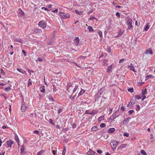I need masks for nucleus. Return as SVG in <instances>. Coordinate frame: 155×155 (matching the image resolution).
Returning a JSON list of instances; mask_svg holds the SVG:
<instances>
[{
  "mask_svg": "<svg viewBox=\"0 0 155 155\" xmlns=\"http://www.w3.org/2000/svg\"><path fill=\"white\" fill-rule=\"evenodd\" d=\"M78 85L71 83L67 84L66 90L68 95H70L69 97L70 99L72 100L75 98V95L73 96L72 95L76 91H78Z\"/></svg>",
  "mask_w": 155,
  "mask_h": 155,
  "instance_id": "nucleus-1",
  "label": "nucleus"
},
{
  "mask_svg": "<svg viewBox=\"0 0 155 155\" xmlns=\"http://www.w3.org/2000/svg\"><path fill=\"white\" fill-rule=\"evenodd\" d=\"M59 15L61 18L64 19L70 18V15L68 13H65L63 12H60L59 13Z\"/></svg>",
  "mask_w": 155,
  "mask_h": 155,
  "instance_id": "nucleus-2",
  "label": "nucleus"
},
{
  "mask_svg": "<svg viewBox=\"0 0 155 155\" xmlns=\"http://www.w3.org/2000/svg\"><path fill=\"white\" fill-rule=\"evenodd\" d=\"M38 25L41 28L45 29L46 27L47 23L43 20H42L38 22Z\"/></svg>",
  "mask_w": 155,
  "mask_h": 155,
  "instance_id": "nucleus-3",
  "label": "nucleus"
},
{
  "mask_svg": "<svg viewBox=\"0 0 155 155\" xmlns=\"http://www.w3.org/2000/svg\"><path fill=\"white\" fill-rule=\"evenodd\" d=\"M132 22V20L131 19H129L127 21V25L128 27V29L131 30L133 29Z\"/></svg>",
  "mask_w": 155,
  "mask_h": 155,
  "instance_id": "nucleus-4",
  "label": "nucleus"
},
{
  "mask_svg": "<svg viewBox=\"0 0 155 155\" xmlns=\"http://www.w3.org/2000/svg\"><path fill=\"white\" fill-rule=\"evenodd\" d=\"M119 143V141L114 140L111 142L110 144L111 145H112L114 148H115L117 146L118 143Z\"/></svg>",
  "mask_w": 155,
  "mask_h": 155,
  "instance_id": "nucleus-5",
  "label": "nucleus"
},
{
  "mask_svg": "<svg viewBox=\"0 0 155 155\" xmlns=\"http://www.w3.org/2000/svg\"><path fill=\"white\" fill-rule=\"evenodd\" d=\"M79 39L78 37H76L75 38L74 40V44L76 46L78 45H81L80 44H79Z\"/></svg>",
  "mask_w": 155,
  "mask_h": 155,
  "instance_id": "nucleus-6",
  "label": "nucleus"
},
{
  "mask_svg": "<svg viewBox=\"0 0 155 155\" xmlns=\"http://www.w3.org/2000/svg\"><path fill=\"white\" fill-rule=\"evenodd\" d=\"M14 143V141L12 140H9L7 141L6 143L8 146L7 147H12V146Z\"/></svg>",
  "mask_w": 155,
  "mask_h": 155,
  "instance_id": "nucleus-7",
  "label": "nucleus"
},
{
  "mask_svg": "<svg viewBox=\"0 0 155 155\" xmlns=\"http://www.w3.org/2000/svg\"><path fill=\"white\" fill-rule=\"evenodd\" d=\"M130 68V70L134 72H136V71L135 70L134 68V66L132 64V63H130V65H128L127 67V68Z\"/></svg>",
  "mask_w": 155,
  "mask_h": 155,
  "instance_id": "nucleus-8",
  "label": "nucleus"
},
{
  "mask_svg": "<svg viewBox=\"0 0 155 155\" xmlns=\"http://www.w3.org/2000/svg\"><path fill=\"white\" fill-rule=\"evenodd\" d=\"M27 107V106L25 104H23L21 106V110L22 112H25L26 111Z\"/></svg>",
  "mask_w": 155,
  "mask_h": 155,
  "instance_id": "nucleus-9",
  "label": "nucleus"
},
{
  "mask_svg": "<svg viewBox=\"0 0 155 155\" xmlns=\"http://www.w3.org/2000/svg\"><path fill=\"white\" fill-rule=\"evenodd\" d=\"M24 15L23 11L21 9H19L18 11V15L19 16H22Z\"/></svg>",
  "mask_w": 155,
  "mask_h": 155,
  "instance_id": "nucleus-10",
  "label": "nucleus"
},
{
  "mask_svg": "<svg viewBox=\"0 0 155 155\" xmlns=\"http://www.w3.org/2000/svg\"><path fill=\"white\" fill-rule=\"evenodd\" d=\"M95 152L92 150H90L87 152L86 154L87 155H93L94 154Z\"/></svg>",
  "mask_w": 155,
  "mask_h": 155,
  "instance_id": "nucleus-11",
  "label": "nucleus"
},
{
  "mask_svg": "<svg viewBox=\"0 0 155 155\" xmlns=\"http://www.w3.org/2000/svg\"><path fill=\"white\" fill-rule=\"evenodd\" d=\"M117 111H116L113 114L112 116L111 117V118L112 119L114 120L117 117Z\"/></svg>",
  "mask_w": 155,
  "mask_h": 155,
  "instance_id": "nucleus-12",
  "label": "nucleus"
},
{
  "mask_svg": "<svg viewBox=\"0 0 155 155\" xmlns=\"http://www.w3.org/2000/svg\"><path fill=\"white\" fill-rule=\"evenodd\" d=\"M15 140L16 141L17 143L18 146H19L20 145V144H19L20 141H19V139L18 137L16 134L15 135Z\"/></svg>",
  "mask_w": 155,
  "mask_h": 155,
  "instance_id": "nucleus-13",
  "label": "nucleus"
},
{
  "mask_svg": "<svg viewBox=\"0 0 155 155\" xmlns=\"http://www.w3.org/2000/svg\"><path fill=\"white\" fill-rule=\"evenodd\" d=\"M14 41L16 42H18L21 43H22L23 42V41L19 38H15L14 39Z\"/></svg>",
  "mask_w": 155,
  "mask_h": 155,
  "instance_id": "nucleus-14",
  "label": "nucleus"
},
{
  "mask_svg": "<svg viewBox=\"0 0 155 155\" xmlns=\"http://www.w3.org/2000/svg\"><path fill=\"white\" fill-rule=\"evenodd\" d=\"M153 53L152 50L151 48H150L149 49L147 50L145 52V54H152Z\"/></svg>",
  "mask_w": 155,
  "mask_h": 155,
  "instance_id": "nucleus-15",
  "label": "nucleus"
},
{
  "mask_svg": "<svg viewBox=\"0 0 155 155\" xmlns=\"http://www.w3.org/2000/svg\"><path fill=\"white\" fill-rule=\"evenodd\" d=\"M115 131V129L114 128H111L109 129L108 133H112Z\"/></svg>",
  "mask_w": 155,
  "mask_h": 155,
  "instance_id": "nucleus-16",
  "label": "nucleus"
},
{
  "mask_svg": "<svg viewBox=\"0 0 155 155\" xmlns=\"http://www.w3.org/2000/svg\"><path fill=\"white\" fill-rule=\"evenodd\" d=\"M112 69V65H111L109 66L106 71V72L107 73L109 72H110L111 71V69Z\"/></svg>",
  "mask_w": 155,
  "mask_h": 155,
  "instance_id": "nucleus-17",
  "label": "nucleus"
},
{
  "mask_svg": "<svg viewBox=\"0 0 155 155\" xmlns=\"http://www.w3.org/2000/svg\"><path fill=\"white\" fill-rule=\"evenodd\" d=\"M25 150V147L24 145H22L21 147L20 151L21 153H23Z\"/></svg>",
  "mask_w": 155,
  "mask_h": 155,
  "instance_id": "nucleus-18",
  "label": "nucleus"
},
{
  "mask_svg": "<svg viewBox=\"0 0 155 155\" xmlns=\"http://www.w3.org/2000/svg\"><path fill=\"white\" fill-rule=\"evenodd\" d=\"M42 32V30L40 29H36L35 30V32L36 33H41Z\"/></svg>",
  "mask_w": 155,
  "mask_h": 155,
  "instance_id": "nucleus-19",
  "label": "nucleus"
},
{
  "mask_svg": "<svg viewBox=\"0 0 155 155\" xmlns=\"http://www.w3.org/2000/svg\"><path fill=\"white\" fill-rule=\"evenodd\" d=\"M98 121L99 123L102 120H104V116H101L98 118Z\"/></svg>",
  "mask_w": 155,
  "mask_h": 155,
  "instance_id": "nucleus-20",
  "label": "nucleus"
},
{
  "mask_svg": "<svg viewBox=\"0 0 155 155\" xmlns=\"http://www.w3.org/2000/svg\"><path fill=\"white\" fill-rule=\"evenodd\" d=\"M105 90V88L104 87H102L101 88L99 91V93L100 94V95H101L102 94L103 92Z\"/></svg>",
  "mask_w": 155,
  "mask_h": 155,
  "instance_id": "nucleus-21",
  "label": "nucleus"
},
{
  "mask_svg": "<svg viewBox=\"0 0 155 155\" xmlns=\"http://www.w3.org/2000/svg\"><path fill=\"white\" fill-rule=\"evenodd\" d=\"M48 97L49 100L52 101H54V100L53 98V97L51 95H49L48 96Z\"/></svg>",
  "mask_w": 155,
  "mask_h": 155,
  "instance_id": "nucleus-22",
  "label": "nucleus"
},
{
  "mask_svg": "<svg viewBox=\"0 0 155 155\" xmlns=\"http://www.w3.org/2000/svg\"><path fill=\"white\" fill-rule=\"evenodd\" d=\"M42 88V90L41 91V92L42 93H45V86H41L40 88Z\"/></svg>",
  "mask_w": 155,
  "mask_h": 155,
  "instance_id": "nucleus-23",
  "label": "nucleus"
},
{
  "mask_svg": "<svg viewBox=\"0 0 155 155\" xmlns=\"http://www.w3.org/2000/svg\"><path fill=\"white\" fill-rule=\"evenodd\" d=\"M85 92V91L84 90H81L78 94V97L80 96L83 94Z\"/></svg>",
  "mask_w": 155,
  "mask_h": 155,
  "instance_id": "nucleus-24",
  "label": "nucleus"
},
{
  "mask_svg": "<svg viewBox=\"0 0 155 155\" xmlns=\"http://www.w3.org/2000/svg\"><path fill=\"white\" fill-rule=\"evenodd\" d=\"M98 110H93L92 111H91V112L89 114L90 115H93L95 114H96L97 113Z\"/></svg>",
  "mask_w": 155,
  "mask_h": 155,
  "instance_id": "nucleus-25",
  "label": "nucleus"
},
{
  "mask_svg": "<svg viewBox=\"0 0 155 155\" xmlns=\"http://www.w3.org/2000/svg\"><path fill=\"white\" fill-rule=\"evenodd\" d=\"M87 29L89 31H93L94 29L92 28V27L91 26H89L87 27Z\"/></svg>",
  "mask_w": 155,
  "mask_h": 155,
  "instance_id": "nucleus-26",
  "label": "nucleus"
},
{
  "mask_svg": "<svg viewBox=\"0 0 155 155\" xmlns=\"http://www.w3.org/2000/svg\"><path fill=\"white\" fill-rule=\"evenodd\" d=\"M98 129V127L96 126H94L91 129L92 131H94L97 130Z\"/></svg>",
  "mask_w": 155,
  "mask_h": 155,
  "instance_id": "nucleus-27",
  "label": "nucleus"
},
{
  "mask_svg": "<svg viewBox=\"0 0 155 155\" xmlns=\"http://www.w3.org/2000/svg\"><path fill=\"white\" fill-rule=\"evenodd\" d=\"M147 93V90L146 89H145L142 90V94L143 95H145Z\"/></svg>",
  "mask_w": 155,
  "mask_h": 155,
  "instance_id": "nucleus-28",
  "label": "nucleus"
},
{
  "mask_svg": "<svg viewBox=\"0 0 155 155\" xmlns=\"http://www.w3.org/2000/svg\"><path fill=\"white\" fill-rule=\"evenodd\" d=\"M75 12L77 14H78L79 15H81L83 14V11H79L77 10H75Z\"/></svg>",
  "mask_w": 155,
  "mask_h": 155,
  "instance_id": "nucleus-29",
  "label": "nucleus"
},
{
  "mask_svg": "<svg viewBox=\"0 0 155 155\" xmlns=\"http://www.w3.org/2000/svg\"><path fill=\"white\" fill-rule=\"evenodd\" d=\"M17 70L22 74H24L25 73V71L22 69H20L18 68H17Z\"/></svg>",
  "mask_w": 155,
  "mask_h": 155,
  "instance_id": "nucleus-30",
  "label": "nucleus"
},
{
  "mask_svg": "<svg viewBox=\"0 0 155 155\" xmlns=\"http://www.w3.org/2000/svg\"><path fill=\"white\" fill-rule=\"evenodd\" d=\"M126 146V144H122L120 146L118 147L119 149H121L122 148H125Z\"/></svg>",
  "mask_w": 155,
  "mask_h": 155,
  "instance_id": "nucleus-31",
  "label": "nucleus"
},
{
  "mask_svg": "<svg viewBox=\"0 0 155 155\" xmlns=\"http://www.w3.org/2000/svg\"><path fill=\"white\" fill-rule=\"evenodd\" d=\"M149 23L147 24L146 25L145 27L144 28V29L145 31H147L148 30V29L149 28L150 26H149Z\"/></svg>",
  "mask_w": 155,
  "mask_h": 155,
  "instance_id": "nucleus-32",
  "label": "nucleus"
},
{
  "mask_svg": "<svg viewBox=\"0 0 155 155\" xmlns=\"http://www.w3.org/2000/svg\"><path fill=\"white\" fill-rule=\"evenodd\" d=\"M153 77V76L151 74L149 75L146 77L145 79L147 80L149 78H151Z\"/></svg>",
  "mask_w": 155,
  "mask_h": 155,
  "instance_id": "nucleus-33",
  "label": "nucleus"
},
{
  "mask_svg": "<svg viewBox=\"0 0 155 155\" xmlns=\"http://www.w3.org/2000/svg\"><path fill=\"white\" fill-rule=\"evenodd\" d=\"M45 152V151L44 150H42L38 153L37 155H42V154Z\"/></svg>",
  "mask_w": 155,
  "mask_h": 155,
  "instance_id": "nucleus-34",
  "label": "nucleus"
},
{
  "mask_svg": "<svg viewBox=\"0 0 155 155\" xmlns=\"http://www.w3.org/2000/svg\"><path fill=\"white\" fill-rule=\"evenodd\" d=\"M140 153L143 155H147V153L145 150H142L140 151Z\"/></svg>",
  "mask_w": 155,
  "mask_h": 155,
  "instance_id": "nucleus-35",
  "label": "nucleus"
},
{
  "mask_svg": "<svg viewBox=\"0 0 155 155\" xmlns=\"http://www.w3.org/2000/svg\"><path fill=\"white\" fill-rule=\"evenodd\" d=\"M141 97L139 95H137L135 96V97H134V98L135 99H137V100L140 99L141 98Z\"/></svg>",
  "mask_w": 155,
  "mask_h": 155,
  "instance_id": "nucleus-36",
  "label": "nucleus"
},
{
  "mask_svg": "<svg viewBox=\"0 0 155 155\" xmlns=\"http://www.w3.org/2000/svg\"><path fill=\"white\" fill-rule=\"evenodd\" d=\"M140 109V107L138 105H137L136 107V110L137 111H138Z\"/></svg>",
  "mask_w": 155,
  "mask_h": 155,
  "instance_id": "nucleus-37",
  "label": "nucleus"
},
{
  "mask_svg": "<svg viewBox=\"0 0 155 155\" xmlns=\"http://www.w3.org/2000/svg\"><path fill=\"white\" fill-rule=\"evenodd\" d=\"M98 33L100 37H102V32L101 30H98Z\"/></svg>",
  "mask_w": 155,
  "mask_h": 155,
  "instance_id": "nucleus-38",
  "label": "nucleus"
},
{
  "mask_svg": "<svg viewBox=\"0 0 155 155\" xmlns=\"http://www.w3.org/2000/svg\"><path fill=\"white\" fill-rule=\"evenodd\" d=\"M106 124L104 123H101L100 125V126L101 128L105 127H106Z\"/></svg>",
  "mask_w": 155,
  "mask_h": 155,
  "instance_id": "nucleus-39",
  "label": "nucleus"
},
{
  "mask_svg": "<svg viewBox=\"0 0 155 155\" xmlns=\"http://www.w3.org/2000/svg\"><path fill=\"white\" fill-rule=\"evenodd\" d=\"M66 153V147H64L62 151V155H64Z\"/></svg>",
  "mask_w": 155,
  "mask_h": 155,
  "instance_id": "nucleus-40",
  "label": "nucleus"
},
{
  "mask_svg": "<svg viewBox=\"0 0 155 155\" xmlns=\"http://www.w3.org/2000/svg\"><path fill=\"white\" fill-rule=\"evenodd\" d=\"M128 91L130 92V93H132L134 91V89L133 88H129L128 89Z\"/></svg>",
  "mask_w": 155,
  "mask_h": 155,
  "instance_id": "nucleus-41",
  "label": "nucleus"
},
{
  "mask_svg": "<svg viewBox=\"0 0 155 155\" xmlns=\"http://www.w3.org/2000/svg\"><path fill=\"white\" fill-rule=\"evenodd\" d=\"M28 86L32 85V82L30 79H29L28 82Z\"/></svg>",
  "mask_w": 155,
  "mask_h": 155,
  "instance_id": "nucleus-42",
  "label": "nucleus"
},
{
  "mask_svg": "<svg viewBox=\"0 0 155 155\" xmlns=\"http://www.w3.org/2000/svg\"><path fill=\"white\" fill-rule=\"evenodd\" d=\"M129 121L127 120H124L123 122V124H127L128 123Z\"/></svg>",
  "mask_w": 155,
  "mask_h": 155,
  "instance_id": "nucleus-43",
  "label": "nucleus"
},
{
  "mask_svg": "<svg viewBox=\"0 0 155 155\" xmlns=\"http://www.w3.org/2000/svg\"><path fill=\"white\" fill-rule=\"evenodd\" d=\"M130 102H131V105H133L135 103V101L134 100H133V98L131 100Z\"/></svg>",
  "mask_w": 155,
  "mask_h": 155,
  "instance_id": "nucleus-44",
  "label": "nucleus"
},
{
  "mask_svg": "<svg viewBox=\"0 0 155 155\" xmlns=\"http://www.w3.org/2000/svg\"><path fill=\"white\" fill-rule=\"evenodd\" d=\"M129 134L127 132L125 133L124 134V135L126 137H128L129 136Z\"/></svg>",
  "mask_w": 155,
  "mask_h": 155,
  "instance_id": "nucleus-45",
  "label": "nucleus"
},
{
  "mask_svg": "<svg viewBox=\"0 0 155 155\" xmlns=\"http://www.w3.org/2000/svg\"><path fill=\"white\" fill-rule=\"evenodd\" d=\"M71 126L73 128H75L76 127V124H75L74 123L72 124Z\"/></svg>",
  "mask_w": 155,
  "mask_h": 155,
  "instance_id": "nucleus-46",
  "label": "nucleus"
},
{
  "mask_svg": "<svg viewBox=\"0 0 155 155\" xmlns=\"http://www.w3.org/2000/svg\"><path fill=\"white\" fill-rule=\"evenodd\" d=\"M61 111H62L61 109L60 108H59L58 110V114H60L61 112Z\"/></svg>",
  "mask_w": 155,
  "mask_h": 155,
  "instance_id": "nucleus-47",
  "label": "nucleus"
},
{
  "mask_svg": "<svg viewBox=\"0 0 155 155\" xmlns=\"http://www.w3.org/2000/svg\"><path fill=\"white\" fill-rule=\"evenodd\" d=\"M133 111H134L133 110H130L128 111V114H129V115H130L131 114Z\"/></svg>",
  "mask_w": 155,
  "mask_h": 155,
  "instance_id": "nucleus-48",
  "label": "nucleus"
},
{
  "mask_svg": "<svg viewBox=\"0 0 155 155\" xmlns=\"http://www.w3.org/2000/svg\"><path fill=\"white\" fill-rule=\"evenodd\" d=\"M11 90V89L10 87H7L5 89V90L6 91H8Z\"/></svg>",
  "mask_w": 155,
  "mask_h": 155,
  "instance_id": "nucleus-49",
  "label": "nucleus"
},
{
  "mask_svg": "<svg viewBox=\"0 0 155 155\" xmlns=\"http://www.w3.org/2000/svg\"><path fill=\"white\" fill-rule=\"evenodd\" d=\"M22 52L23 53L24 56H25L26 55V53L25 51L24 50H22Z\"/></svg>",
  "mask_w": 155,
  "mask_h": 155,
  "instance_id": "nucleus-50",
  "label": "nucleus"
},
{
  "mask_svg": "<svg viewBox=\"0 0 155 155\" xmlns=\"http://www.w3.org/2000/svg\"><path fill=\"white\" fill-rule=\"evenodd\" d=\"M125 61V59L124 58H123L120 60L119 61V63H122L124 61Z\"/></svg>",
  "mask_w": 155,
  "mask_h": 155,
  "instance_id": "nucleus-51",
  "label": "nucleus"
},
{
  "mask_svg": "<svg viewBox=\"0 0 155 155\" xmlns=\"http://www.w3.org/2000/svg\"><path fill=\"white\" fill-rule=\"evenodd\" d=\"M57 152V151H55L54 150H53L52 151V153L54 155H55L56 154V153Z\"/></svg>",
  "mask_w": 155,
  "mask_h": 155,
  "instance_id": "nucleus-52",
  "label": "nucleus"
},
{
  "mask_svg": "<svg viewBox=\"0 0 155 155\" xmlns=\"http://www.w3.org/2000/svg\"><path fill=\"white\" fill-rule=\"evenodd\" d=\"M94 18H96L94 17V16H91L90 17V18L89 19V20H93Z\"/></svg>",
  "mask_w": 155,
  "mask_h": 155,
  "instance_id": "nucleus-53",
  "label": "nucleus"
},
{
  "mask_svg": "<svg viewBox=\"0 0 155 155\" xmlns=\"http://www.w3.org/2000/svg\"><path fill=\"white\" fill-rule=\"evenodd\" d=\"M42 9H44L45 11H49V10L48 9V8H45V7H42L41 8Z\"/></svg>",
  "mask_w": 155,
  "mask_h": 155,
  "instance_id": "nucleus-54",
  "label": "nucleus"
},
{
  "mask_svg": "<svg viewBox=\"0 0 155 155\" xmlns=\"http://www.w3.org/2000/svg\"><path fill=\"white\" fill-rule=\"evenodd\" d=\"M43 61V60L42 58H38V59L36 60V61Z\"/></svg>",
  "mask_w": 155,
  "mask_h": 155,
  "instance_id": "nucleus-55",
  "label": "nucleus"
},
{
  "mask_svg": "<svg viewBox=\"0 0 155 155\" xmlns=\"http://www.w3.org/2000/svg\"><path fill=\"white\" fill-rule=\"evenodd\" d=\"M97 152L99 153H101L102 151V150H97Z\"/></svg>",
  "mask_w": 155,
  "mask_h": 155,
  "instance_id": "nucleus-56",
  "label": "nucleus"
},
{
  "mask_svg": "<svg viewBox=\"0 0 155 155\" xmlns=\"http://www.w3.org/2000/svg\"><path fill=\"white\" fill-rule=\"evenodd\" d=\"M116 15L118 17H120V15L119 12H117Z\"/></svg>",
  "mask_w": 155,
  "mask_h": 155,
  "instance_id": "nucleus-57",
  "label": "nucleus"
},
{
  "mask_svg": "<svg viewBox=\"0 0 155 155\" xmlns=\"http://www.w3.org/2000/svg\"><path fill=\"white\" fill-rule=\"evenodd\" d=\"M120 109L123 111H124L125 110L124 107H123V106H122L121 107Z\"/></svg>",
  "mask_w": 155,
  "mask_h": 155,
  "instance_id": "nucleus-58",
  "label": "nucleus"
},
{
  "mask_svg": "<svg viewBox=\"0 0 155 155\" xmlns=\"http://www.w3.org/2000/svg\"><path fill=\"white\" fill-rule=\"evenodd\" d=\"M73 63L74 64V65H75L76 66H77L78 67V68H81V67H80V66H79L77 63H75V62H73Z\"/></svg>",
  "mask_w": 155,
  "mask_h": 155,
  "instance_id": "nucleus-59",
  "label": "nucleus"
},
{
  "mask_svg": "<svg viewBox=\"0 0 155 155\" xmlns=\"http://www.w3.org/2000/svg\"><path fill=\"white\" fill-rule=\"evenodd\" d=\"M33 133L35 134H38L39 131L38 130H35L34 131Z\"/></svg>",
  "mask_w": 155,
  "mask_h": 155,
  "instance_id": "nucleus-60",
  "label": "nucleus"
},
{
  "mask_svg": "<svg viewBox=\"0 0 155 155\" xmlns=\"http://www.w3.org/2000/svg\"><path fill=\"white\" fill-rule=\"evenodd\" d=\"M108 50H107V51L109 53H110L111 52V49L109 47L107 48Z\"/></svg>",
  "mask_w": 155,
  "mask_h": 155,
  "instance_id": "nucleus-61",
  "label": "nucleus"
},
{
  "mask_svg": "<svg viewBox=\"0 0 155 155\" xmlns=\"http://www.w3.org/2000/svg\"><path fill=\"white\" fill-rule=\"evenodd\" d=\"M50 122L52 124H54V123H53V121L52 120H51V119H50Z\"/></svg>",
  "mask_w": 155,
  "mask_h": 155,
  "instance_id": "nucleus-62",
  "label": "nucleus"
},
{
  "mask_svg": "<svg viewBox=\"0 0 155 155\" xmlns=\"http://www.w3.org/2000/svg\"><path fill=\"white\" fill-rule=\"evenodd\" d=\"M143 97L142 99V101H143L144 99H145L146 98V96L144 95H143Z\"/></svg>",
  "mask_w": 155,
  "mask_h": 155,
  "instance_id": "nucleus-63",
  "label": "nucleus"
},
{
  "mask_svg": "<svg viewBox=\"0 0 155 155\" xmlns=\"http://www.w3.org/2000/svg\"><path fill=\"white\" fill-rule=\"evenodd\" d=\"M53 12H54L55 13H56L58 12V10L57 9H56L55 10H54L53 11H52Z\"/></svg>",
  "mask_w": 155,
  "mask_h": 155,
  "instance_id": "nucleus-64",
  "label": "nucleus"
}]
</instances>
